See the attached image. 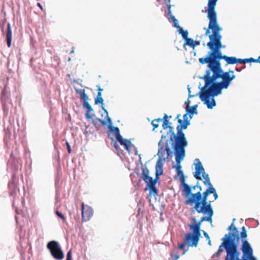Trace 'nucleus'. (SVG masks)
I'll list each match as a JSON object with an SVG mask.
<instances>
[{"mask_svg":"<svg viewBox=\"0 0 260 260\" xmlns=\"http://www.w3.org/2000/svg\"><path fill=\"white\" fill-rule=\"evenodd\" d=\"M218 0H208L207 17L209 20L208 27L204 28L206 32L205 36H208L210 29L212 34L208 35L210 41L207 44L208 47L211 50L205 57L199 59V62L202 64L208 63L209 70L221 66L220 59H223L225 55H222L220 49L222 48L221 43L222 36L220 31L222 28L219 25L217 22V14L215 8Z\"/></svg>","mask_w":260,"mask_h":260,"instance_id":"obj_1","label":"nucleus"},{"mask_svg":"<svg viewBox=\"0 0 260 260\" xmlns=\"http://www.w3.org/2000/svg\"><path fill=\"white\" fill-rule=\"evenodd\" d=\"M236 76L233 70L224 72L221 67L207 70L203 77L205 85L201 89L200 98L209 109L216 105L213 97L221 93L223 89H227Z\"/></svg>","mask_w":260,"mask_h":260,"instance_id":"obj_2","label":"nucleus"},{"mask_svg":"<svg viewBox=\"0 0 260 260\" xmlns=\"http://www.w3.org/2000/svg\"><path fill=\"white\" fill-rule=\"evenodd\" d=\"M196 163L195 164L196 171L193 176L195 178L202 180L201 175L204 179V183L208 186V188L203 192L201 193L202 187L197 185L193 186V189L198 188L199 190L197 192L191 194V196L188 198L184 202L186 205H192L194 204L193 207L191 208V213H193L194 211H197L198 213H202L203 214H209L208 218H210V216L213 215V210L211 206V201H208V196L209 194H213L215 201L218 198V194L215 189L213 186L210 182V178L208 174L205 172L204 168L202 165L201 162L198 158L196 159Z\"/></svg>","mask_w":260,"mask_h":260,"instance_id":"obj_3","label":"nucleus"},{"mask_svg":"<svg viewBox=\"0 0 260 260\" xmlns=\"http://www.w3.org/2000/svg\"><path fill=\"white\" fill-rule=\"evenodd\" d=\"M229 230H233V233L226 234L222 240L220 247L224 246L226 249L227 255L225 260H234L239 256V252L238 251V243L235 242V239L238 242L240 239L239 232L233 222L228 228Z\"/></svg>","mask_w":260,"mask_h":260,"instance_id":"obj_4","label":"nucleus"},{"mask_svg":"<svg viewBox=\"0 0 260 260\" xmlns=\"http://www.w3.org/2000/svg\"><path fill=\"white\" fill-rule=\"evenodd\" d=\"M170 139L173 141V145L175 150V154L185 155V148L188 144L185 134L178 133L175 134L174 132H172L170 136Z\"/></svg>","mask_w":260,"mask_h":260,"instance_id":"obj_5","label":"nucleus"},{"mask_svg":"<svg viewBox=\"0 0 260 260\" xmlns=\"http://www.w3.org/2000/svg\"><path fill=\"white\" fill-rule=\"evenodd\" d=\"M247 237L246 230L245 226H243L242 228V231L240 233V238L242 240L241 249L243 252V256L241 259L238 258V256L234 260H255V258L253 256V250L249 242L246 240Z\"/></svg>","mask_w":260,"mask_h":260,"instance_id":"obj_6","label":"nucleus"},{"mask_svg":"<svg viewBox=\"0 0 260 260\" xmlns=\"http://www.w3.org/2000/svg\"><path fill=\"white\" fill-rule=\"evenodd\" d=\"M47 248L51 255L56 260H62L64 257V253L59 243L56 241H51L48 243Z\"/></svg>","mask_w":260,"mask_h":260,"instance_id":"obj_7","label":"nucleus"},{"mask_svg":"<svg viewBox=\"0 0 260 260\" xmlns=\"http://www.w3.org/2000/svg\"><path fill=\"white\" fill-rule=\"evenodd\" d=\"M149 171L147 168H143L142 169V179L147 184L148 186L150 189V192H153V194H157V189L155 186L156 180H154L152 177L149 176Z\"/></svg>","mask_w":260,"mask_h":260,"instance_id":"obj_8","label":"nucleus"},{"mask_svg":"<svg viewBox=\"0 0 260 260\" xmlns=\"http://www.w3.org/2000/svg\"><path fill=\"white\" fill-rule=\"evenodd\" d=\"M177 175L179 177V180L181 183V184L183 186L182 191L184 192L183 195L185 197V198H189V196H191V190L192 188V186L191 187L189 186L185 182V177L183 174L182 171H179L177 172Z\"/></svg>","mask_w":260,"mask_h":260,"instance_id":"obj_9","label":"nucleus"},{"mask_svg":"<svg viewBox=\"0 0 260 260\" xmlns=\"http://www.w3.org/2000/svg\"><path fill=\"white\" fill-rule=\"evenodd\" d=\"M207 216H203L202 217L201 220L198 222H196V219L193 218V220L195 222L194 224H190L189 225V227L191 230L192 231V234H194L196 235H198L201 236L200 233V227L201 223L204 221H207L209 222H212V216H210V218H208L209 216V214H207Z\"/></svg>","mask_w":260,"mask_h":260,"instance_id":"obj_10","label":"nucleus"},{"mask_svg":"<svg viewBox=\"0 0 260 260\" xmlns=\"http://www.w3.org/2000/svg\"><path fill=\"white\" fill-rule=\"evenodd\" d=\"M81 210L82 221L84 222L89 221L93 214L92 209L88 205H85L84 203H82L81 204Z\"/></svg>","mask_w":260,"mask_h":260,"instance_id":"obj_11","label":"nucleus"},{"mask_svg":"<svg viewBox=\"0 0 260 260\" xmlns=\"http://www.w3.org/2000/svg\"><path fill=\"white\" fill-rule=\"evenodd\" d=\"M201 236L192 234L191 233H187L185 234L184 239L187 243V245L190 247H197L200 240Z\"/></svg>","mask_w":260,"mask_h":260,"instance_id":"obj_12","label":"nucleus"},{"mask_svg":"<svg viewBox=\"0 0 260 260\" xmlns=\"http://www.w3.org/2000/svg\"><path fill=\"white\" fill-rule=\"evenodd\" d=\"M2 30L3 34L6 33V41L8 47L9 48L11 46L12 32L11 25L9 23L6 24L4 22L2 25Z\"/></svg>","mask_w":260,"mask_h":260,"instance_id":"obj_13","label":"nucleus"},{"mask_svg":"<svg viewBox=\"0 0 260 260\" xmlns=\"http://www.w3.org/2000/svg\"><path fill=\"white\" fill-rule=\"evenodd\" d=\"M103 102H104V100H103V98H102V95H100L99 96V95H97V97H96V98L95 100V104H97L98 103H101V104H102V108L104 111L105 113L106 114V117L107 118V122L109 124H112V121H111V118L108 116V111L105 109V108L103 106Z\"/></svg>","mask_w":260,"mask_h":260,"instance_id":"obj_14","label":"nucleus"},{"mask_svg":"<svg viewBox=\"0 0 260 260\" xmlns=\"http://www.w3.org/2000/svg\"><path fill=\"white\" fill-rule=\"evenodd\" d=\"M121 145L124 146L125 149L129 153L131 151V141L129 140L124 139L122 136L117 140Z\"/></svg>","mask_w":260,"mask_h":260,"instance_id":"obj_15","label":"nucleus"},{"mask_svg":"<svg viewBox=\"0 0 260 260\" xmlns=\"http://www.w3.org/2000/svg\"><path fill=\"white\" fill-rule=\"evenodd\" d=\"M83 106L86 109V117L87 119H90L92 117L93 109L87 101H83Z\"/></svg>","mask_w":260,"mask_h":260,"instance_id":"obj_16","label":"nucleus"},{"mask_svg":"<svg viewBox=\"0 0 260 260\" xmlns=\"http://www.w3.org/2000/svg\"><path fill=\"white\" fill-rule=\"evenodd\" d=\"M197 105H194L191 108L189 107V106H188V104L186 106V111L187 113L189 114V116L190 119L192 118L193 114H197L198 113L197 110Z\"/></svg>","mask_w":260,"mask_h":260,"instance_id":"obj_17","label":"nucleus"},{"mask_svg":"<svg viewBox=\"0 0 260 260\" xmlns=\"http://www.w3.org/2000/svg\"><path fill=\"white\" fill-rule=\"evenodd\" d=\"M184 156L185 155H175V160L176 161L175 168L176 172L182 171V167L180 165V162L183 159Z\"/></svg>","mask_w":260,"mask_h":260,"instance_id":"obj_18","label":"nucleus"},{"mask_svg":"<svg viewBox=\"0 0 260 260\" xmlns=\"http://www.w3.org/2000/svg\"><path fill=\"white\" fill-rule=\"evenodd\" d=\"M168 116L166 114H164V116L163 117V123H162V127L164 129L169 128V133H172L173 132V127L169 125V121L168 120Z\"/></svg>","mask_w":260,"mask_h":260,"instance_id":"obj_19","label":"nucleus"},{"mask_svg":"<svg viewBox=\"0 0 260 260\" xmlns=\"http://www.w3.org/2000/svg\"><path fill=\"white\" fill-rule=\"evenodd\" d=\"M75 90L76 93L80 95V99L81 100H83V101L88 100V96L86 94L84 89H78L75 87Z\"/></svg>","mask_w":260,"mask_h":260,"instance_id":"obj_20","label":"nucleus"},{"mask_svg":"<svg viewBox=\"0 0 260 260\" xmlns=\"http://www.w3.org/2000/svg\"><path fill=\"white\" fill-rule=\"evenodd\" d=\"M178 122L180 123V124L177 126V133L180 134H184L182 129H186L187 126L186 125V124L183 123V121L180 119H178Z\"/></svg>","mask_w":260,"mask_h":260,"instance_id":"obj_21","label":"nucleus"},{"mask_svg":"<svg viewBox=\"0 0 260 260\" xmlns=\"http://www.w3.org/2000/svg\"><path fill=\"white\" fill-rule=\"evenodd\" d=\"M165 152L166 151V158H168L169 157V156H170V149L169 148V147L167 146L166 147L165 149L164 150V148L162 147H161L160 148V149L158 150V154L159 155V156L160 157H163V154H162V152Z\"/></svg>","mask_w":260,"mask_h":260,"instance_id":"obj_22","label":"nucleus"},{"mask_svg":"<svg viewBox=\"0 0 260 260\" xmlns=\"http://www.w3.org/2000/svg\"><path fill=\"white\" fill-rule=\"evenodd\" d=\"M223 59L228 64H233L236 63V58L235 57H229L225 55L224 56Z\"/></svg>","mask_w":260,"mask_h":260,"instance_id":"obj_23","label":"nucleus"},{"mask_svg":"<svg viewBox=\"0 0 260 260\" xmlns=\"http://www.w3.org/2000/svg\"><path fill=\"white\" fill-rule=\"evenodd\" d=\"M110 129L111 131H112L115 136L116 140L119 138H121V136L120 134L119 129L118 127L112 126L111 127Z\"/></svg>","mask_w":260,"mask_h":260,"instance_id":"obj_24","label":"nucleus"},{"mask_svg":"<svg viewBox=\"0 0 260 260\" xmlns=\"http://www.w3.org/2000/svg\"><path fill=\"white\" fill-rule=\"evenodd\" d=\"M194 40L191 38H188L185 40V42L183 45V46L185 45L188 46L192 48V49L194 48Z\"/></svg>","mask_w":260,"mask_h":260,"instance_id":"obj_25","label":"nucleus"},{"mask_svg":"<svg viewBox=\"0 0 260 260\" xmlns=\"http://www.w3.org/2000/svg\"><path fill=\"white\" fill-rule=\"evenodd\" d=\"M162 119L161 118L155 119L153 120L151 122V124L153 126V129L158 127L159 125V123L161 121Z\"/></svg>","mask_w":260,"mask_h":260,"instance_id":"obj_26","label":"nucleus"},{"mask_svg":"<svg viewBox=\"0 0 260 260\" xmlns=\"http://www.w3.org/2000/svg\"><path fill=\"white\" fill-rule=\"evenodd\" d=\"M187 244V242H186V240L184 239V241L183 242L181 243L179 246H178V248L180 249H181V250H183V254H184L187 251V249H185V246H186V245Z\"/></svg>","mask_w":260,"mask_h":260,"instance_id":"obj_27","label":"nucleus"},{"mask_svg":"<svg viewBox=\"0 0 260 260\" xmlns=\"http://www.w3.org/2000/svg\"><path fill=\"white\" fill-rule=\"evenodd\" d=\"M169 16L170 17L169 20L173 22L174 27H179L178 20L175 18V17L173 15H171Z\"/></svg>","mask_w":260,"mask_h":260,"instance_id":"obj_28","label":"nucleus"},{"mask_svg":"<svg viewBox=\"0 0 260 260\" xmlns=\"http://www.w3.org/2000/svg\"><path fill=\"white\" fill-rule=\"evenodd\" d=\"M166 1H168V4L167 3V2H166V3L167 4V11H168V15H172V12H171V6L170 5V0H166Z\"/></svg>","mask_w":260,"mask_h":260,"instance_id":"obj_29","label":"nucleus"},{"mask_svg":"<svg viewBox=\"0 0 260 260\" xmlns=\"http://www.w3.org/2000/svg\"><path fill=\"white\" fill-rule=\"evenodd\" d=\"M248 62V58L245 59H240V58H237L236 60V63H245Z\"/></svg>","mask_w":260,"mask_h":260,"instance_id":"obj_30","label":"nucleus"},{"mask_svg":"<svg viewBox=\"0 0 260 260\" xmlns=\"http://www.w3.org/2000/svg\"><path fill=\"white\" fill-rule=\"evenodd\" d=\"M55 213L57 216H58L59 218H60L63 221H66V218L59 211H56L55 212Z\"/></svg>","mask_w":260,"mask_h":260,"instance_id":"obj_31","label":"nucleus"},{"mask_svg":"<svg viewBox=\"0 0 260 260\" xmlns=\"http://www.w3.org/2000/svg\"><path fill=\"white\" fill-rule=\"evenodd\" d=\"M182 38L185 41L188 38V32L187 30H184L182 34H181Z\"/></svg>","mask_w":260,"mask_h":260,"instance_id":"obj_32","label":"nucleus"},{"mask_svg":"<svg viewBox=\"0 0 260 260\" xmlns=\"http://www.w3.org/2000/svg\"><path fill=\"white\" fill-rule=\"evenodd\" d=\"M171 257L172 260H177L179 258V255L172 253L171 254Z\"/></svg>","mask_w":260,"mask_h":260,"instance_id":"obj_33","label":"nucleus"},{"mask_svg":"<svg viewBox=\"0 0 260 260\" xmlns=\"http://www.w3.org/2000/svg\"><path fill=\"white\" fill-rule=\"evenodd\" d=\"M248 62H253L260 63V59H259V58H258L257 59H254V58L251 57V58H248Z\"/></svg>","mask_w":260,"mask_h":260,"instance_id":"obj_34","label":"nucleus"},{"mask_svg":"<svg viewBox=\"0 0 260 260\" xmlns=\"http://www.w3.org/2000/svg\"><path fill=\"white\" fill-rule=\"evenodd\" d=\"M66 260H72V251H71V250H70L68 252Z\"/></svg>","mask_w":260,"mask_h":260,"instance_id":"obj_35","label":"nucleus"},{"mask_svg":"<svg viewBox=\"0 0 260 260\" xmlns=\"http://www.w3.org/2000/svg\"><path fill=\"white\" fill-rule=\"evenodd\" d=\"M66 144L67 145L68 153L70 154L72 151L70 145L69 143L67 141L66 142Z\"/></svg>","mask_w":260,"mask_h":260,"instance_id":"obj_36","label":"nucleus"},{"mask_svg":"<svg viewBox=\"0 0 260 260\" xmlns=\"http://www.w3.org/2000/svg\"><path fill=\"white\" fill-rule=\"evenodd\" d=\"M97 87L98 90V95H99V96L102 95V91L103 90V89L101 88L100 85H97Z\"/></svg>","mask_w":260,"mask_h":260,"instance_id":"obj_37","label":"nucleus"},{"mask_svg":"<svg viewBox=\"0 0 260 260\" xmlns=\"http://www.w3.org/2000/svg\"><path fill=\"white\" fill-rule=\"evenodd\" d=\"M204 232V235L205 236V237L206 238L207 240H209L210 239V237H209V235L208 234V233L205 231H203Z\"/></svg>","mask_w":260,"mask_h":260,"instance_id":"obj_38","label":"nucleus"},{"mask_svg":"<svg viewBox=\"0 0 260 260\" xmlns=\"http://www.w3.org/2000/svg\"><path fill=\"white\" fill-rule=\"evenodd\" d=\"M176 28H178V31L179 34H182L184 30L183 29L182 27H181L179 25V27H176Z\"/></svg>","mask_w":260,"mask_h":260,"instance_id":"obj_39","label":"nucleus"},{"mask_svg":"<svg viewBox=\"0 0 260 260\" xmlns=\"http://www.w3.org/2000/svg\"><path fill=\"white\" fill-rule=\"evenodd\" d=\"M193 43L194 44V48H195L196 46H199L200 44V41L196 40V41H194Z\"/></svg>","mask_w":260,"mask_h":260,"instance_id":"obj_40","label":"nucleus"},{"mask_svg":"<svg viewBox=\"0 0 260 260\" xmlns=\"http://www.w3.org/2000/svg\"><path fill=\"white\" fill-rule=\"evenodd\" d=\"M183 121H185V120H188V117H187V114L186 113L183 116Z\"/></svg>","mask_w":260,"mask_h":260,"instance_id":"obj_41","label":"nucleus"},{"mask_svg":"<svg viewBox=\"0 0 260 260\" xmlns=\"http://www.w3.org/2000/svg\"><path fill=\"white\" fill-rule=\"evenodd\" d=\"M99 121L102 124H106V121L104 120H102L100 119H99Z\"/></svg>","mask_w":260,"mask_h":260,"instance_id":"obj_42","label":"nucleus"},{"mask_svg":"<svg viewBox=\"0 0 260 260\" xmlns=\"http://www.w3.org/2000/svg\"><path fill=\"white\" fill-rule=\"evenodd\" d=\"M183 123H184L185 124H186V125L187 126L190 124V123H189V121H188V120H185V121H184Z\"/></svg>","mask_w":260,"mask_h":260,"instance_id":"obj_43","label":"nucleus"},{"mask_svg":"<svg viewBox=\"0 0 260 260\" xmlns=\"http://www.w3.org/2000/svg\"><path fill=\"white\" fill-rule=\"evenodd\" d=\"M37 6L41 9V10H43V7H42V6L41 5L40 3H37Z\"/></svg>","mask_w":260,"mask_h":260,"instance_id":"obj_44","label":"nucleus"},{"mask_svg":"<svg viewBox=\"0 0 260 260\" xmlns=\"http://www.w3.org/2000/svg\"><path fill=\"white\" fill-rule=\"evenodd\" d=\"M160 170H161L160 172V173L158 174L157 171L156 173V176H157L158 175H161V174H162V169H161V166H160Z\"/></svg>","mask_w":260,"mask_h":260,"instance_id":"obj_45","label":"nucleus"},{"mask_svg":"<svg viewBox=\"0 0 260 260\" xmlns=\"http://www.w3.org/2000/svg\"><path fill=\"white\" fill-rule=\"evenodd\" d=\"M235 70L238 72H241L242 71L241 68H236Z\"/></svg>","mask_w":260,"mask_h":260,"instance_id":"obj_46","label":"nucleus"},{"mask_svg":"<svg viewBox=\"0 0 260 260\" xmlns=\"http://www.w3.org/2000/svg\"><path fill=\"white\" fill-rule=\"evenodd\" d=\"M188 92H189V98H190V97H191L192 96L190 94V88H188Z\"/></svg>","mask_w":260,"mask_h":260,"instance_id":"obj_47","label":"nucleus"},{"mask_svg":"<svg viewBox=\"0 0 260 260\" xmlns=\"http://www.w3.org/2000/svg\"><path fill=\"white\" fill-rule=\"evenodd\" d=\"M207 240L208 241V244H209L210 246H211V242L210 239H209V240Z\"/></svg>","mask_w":260,"mask_h":260,"instance_id":"obj_48","label":"nucleus"},{"mask_svg":"<svg viewBox=\"0 0 260 260\" xmlns=\"http://www.w3.org/2000/svg\"><path fill=\"white\" fill-rule=\"evenodd\" d=\"M185 104L186 105V106L187 105V104L189 105V101L188 100L187 101H186L185 102Z\"/></svg>","mask_w":260,"mask_h":260,"instance_id":"obj_49","label":"nucleus"},{"mask_svg":"<svg viewBox=\"0 0 260 260\" xmlns=\"http://www.w3.org/2000/svg\"><path fill=\"white\" fill-rule=\"evenodd\" d=\"M117 147H118L117 144L116 143H115V144H114V147H115L116 149H117Z\"/></svg>","mask_w":260,"mask_h":260,"instance_id":"obj_50","label":"nucleus"},{"mask_svg":"<svg viewBox=\"0 0 260 260\" xmlns=\"http://www.w3.org/2000/svg\"><path fill=\"white\" fill-rule=\"evenodd\" d=\"M221 247H220V246L219 247V249H218V252H220V251H221L222 250L221 249Z\"/></svg>","mask_w":260,"mask_h":260,"instance_id":"obj_51","label":"nucleus"},{"mask_svg":"<svg viewBox=\"0 0 260 260\" xmlns=\"http://www.w3.org/2000/svg\"><path fill=\"white\" fill-rule=\"evenodd\" d=\"M180 116V114H178V115H177V117H176V118H179V116Z\"/></svg>","mask_w":260,"mask_h":260,"instance_id":"obj_52","label":"nucleus"},{"mask_svg":"<svg viewBox=\"0 0 260 260\" xmlns=\"http://www.w3.org/2000/svg\"><path fill=\"white\" fill-rule=\"evenodd\" d=\"M168 118H172V116L170 115V116H168Z\"/></svg>","mask_w":260,"mask_h":260,"instance_id":"obj_53","label":"nucleus"},{"mask_svg":"<svg viewBox=\"0 0 260 260\" xmlns=\"http://www.w3.org/2000/svg\"><path fill=\"white\" fill-rule=\"evenodd\" d=\"M235 220V219L234 218L233 220V221L234 222Z\"/></svg>","mask_w":260,"mask_h":260,"instance_id":"obj_54","label":"nucleus"}]
</instances>
